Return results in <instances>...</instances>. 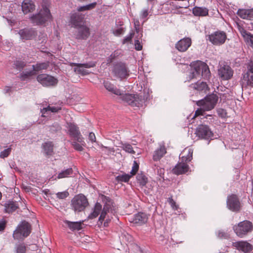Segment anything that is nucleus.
<instances>
[{
    "instance_id": "f257e3e1",
    "label": "nucleus",
    "mask_w": 253,
    "mask_h": 253,
    "mask_svg": "<svg viewBox=\"0 0 253 253\" xmlns=\"http://www.w3.org/2000/svg\"><path fill=\"white\" fill-rule=\"evenodd\" d=\"M29 19L33 25L44 26L47 22L52 20V16L49 8L42 5L37 12L31 14Z\"/></svg>"
},
{
    "instance_id": "f03ea898",
    "label": "nucleus",
    "mask_w": 253,
    "mask_h": 253,
    "mask_svg": "<svg viewBox=\"0 0 253 253\" xmlns=\"http://www.w3.org/2000/svg\"><path fill=\"white\" fill-rule=\"evenodd\" d=\"M185 151L181 153L180 156L181 162H179L172 169L173 173L176 175L184 174L189 170V168L187 163L190 162L193 158V150L189 149L186 155H183Z\"/></svg>"
},
{
    "instance_id": "7ed1b4c3",
    "label": "nucleus",
    "mask_w": 253,
    "mask_h": 253,
    "mask_svg": "<svg viewBox=\"0 0 253 253\" xmlns=\"http://www.w3.org/2000/svg\"><path fill=\"white\" fill-rule=\"evenodd\" d=\"M112 72L114 77L122 81L129 76L130 71L126 63L119 61L114 64Z\"/></svg>"
},
{
    "instance_id": "20e7f679",
    "label": "nucleus",
    "mask_w": 253,
    "mask_h": 253,
    "mask_svg": "<svg viewBox=\"0 0 253 253\" xmlns=\"http://www.w3.org/2000/svg\"><path fill=\"white\" fill-rule=\"evenodd\" d=\"M193 71L190 75L191 78H197V76H202L205 79H208L211 75V72L207 64L201 61H197L193 64Z\"/></svg>"
},
{
    "instance_id": "39448f33",
    "label": "nucleus",
    "mask_w": 253,
    "mask_h": 253,
    "mask_svg": "<svg viewBox=\"0 0 253 253\" xmlns=\"http://www.w3.org/2000/svg\"><path fill=\"white\" fill-rule=\"evenodd\" d=\"M233 229L237 236L244 238L252 232L253 224L251 221L245 220L234 225Z\"/></svg>"
},
{
    "instance_id": "423d86ee",
    "label": "nucleus",
    "mask_w": 253,
    "mask_h": 253,
    "mask_svg": "<svg viewBox=\"0 0 253 253\" xmlns=\"http://www.w3.org/2000/svg\"><path fill=\"white\" fill-rule=\"evenodd\" d=\"M31 232V225L25 220L22 221L14 231L13 237L15 240H19L28 237Z\"/></svg>"
},
{
    "instance_id": "0eeeda50",
    "label": "nucleus",
    "mask_w": 253,
    "mask_h": 253,
    "mask_svg": "<svg viewBox=\"0 0 253 253\" xmlns=\"http://www.w3.org/2000/svg\"><path fill=\"white\" fill-rule=\"evenodd\" d=\"M218 99V96L214 93L206 96L204 99L197 102V105L203 107L206 111H210L213 109L216 105Z\"/></svg>"
},
{
    "instance_id": "6e6552de",
    "label": "nucleus",
    "mask_w": 253,
    "mask_h": 253,
    "mask_svg": "<svg viewBox=\"0 0 253 253\" xmlns=\"http://www.w3.org/2000/svg\"><path fill=\"white\" fill-rule=\"evenodd\" d=\"M88 205L87 199L83 194L76 195L71 200V207L75 212L83 211Z\"/></svg>"
},
{
    "instance_id": "1a4fd4ad",
    "label": "nucleus",
    "mask_w": 253,
    "mask_h": 253,
    "mask_svg": "<svg viewBox=\"0 0 253 253\" xmlns=\"http://www.w3.org/2000/svg\"><path fill=\"white\" fill-rule=\"evenodd\" d=\"M196 134L201 139L212 140L214 134L210 127L205 125H200L196 128Z\"/></svg>"
},
{
    "instance_id": "9d476101",
    "label": "nucleus",
    "mask_w": 253,
    "mask_h": 253,
    "mask_svg": "<svg viewBox=\"0 0 253 253\" xmlns=\"http://www.w3.org/2000/svg\"><path fill=\"white\" fill-rule=\"evenodd\" d=\"M208 39L213 44L220 45L224 43L227 39V35L223 31H217L209 35Z\"/></svg>"
},
{
    "instance_id": "9b49d317",
    "label": "nucleus",
    "mask_w": 253,
    "mask_h": 253,
    "mask_svg": "<svg viewBox=\"0 0 253 253\" xmlns=\"http://www.w3.org/2000/svg\"><path fill=\"white\" fill-rule=\"evenodd\" d=\"M227 207L228 209L233 212H239L241 209V203L238 196L236 194H231L227 198Z\"/></svg>"
},
{
    "instance_id": "f8f14e48",
    "label": "nucleus",
    "mask_w": 253,
    "mask_h": 253,
    "mask_svg": "<svg viewBox=\"0 0 253 253\" xmlns=\"http://www.w3.org/2000/svg\"><path fill=\"white\" fill-rule=\"evenodd\" d=\"M70 65L72 66H76V67L74 68L75 72L82 76H84L88 75L89 72L87 70L84 69L83 68H90L94 67L96 65V63L92 61L83 64L71 63Z\"/></svg>"
},
{
    "instance_id": "ddd939ff",
    "label": "nucleus",
    "mask_w": 253,
    "mask_h": 253,
    "mask_svg": "<svg viewBox=\"0 0 253 253\" xmlns=\"http://www.w3.org/2000/svg\"><path fill=\"white\" fill-rule=\"evenodd\" d=\"M18 34L22 41L32 40L37 36V31L34 28H24L19 30Z\"/></svg>"
},
{
    "instance_id": "4468645a",
    "label": "nucleus",
    "mask_w": 253,
    "mask_h": 253,
    "mask_svg": "<svg viewBox=\"0 0 253 253\" xmlns=\"http://www.w3.org/2000/svg\"><path fill=\"white\" fill-rule=\"evenodd\" d=\"M37 80L43 86H54L57 84L58 80L54 77L46 74L37 76Z\"/></svg>"
},
{
    "instance_id": "2eb2a0df",
    "label": "nucleus",
    "mask_w": 253,
    "mask_h": 253,
    "mask_svg": "<svg viewBox=\"0 0 253 253\" xmlns=\"http://www.w3.org/2000/svg\"><path fill=\"white\" fill-rule=\"evenodd\" d=\"M77 30L75 33V38L77 40H86L89 37L90 29L86 25L84 24L76 28Z\"/></svg>"
},
{
    "instance_id": "dca6fc26",
    "label": "nucleus",
    "mask_w": 253,
    "mask_h": 253,
    "mask_svg": "<svg viewBox=\"0 0 253 253\" xmlns=\"http://www.w3.org/2000/svg\"><path fill=\"white\" fill-rule=\"evenodd\" d=\"M232 246L238 251L244 253H251L253 250V246L246 241L233 242Z\"/></svg>"
},
{
    "instance_id": "f3484780",
    "label": "nucleus",
    "mask_w": 253,
    "mask_h": 253,
    "mask_svg": "<svg viewBox=\"0 0 253 253\" xmlns=\"http://www.w3.org/2000/svg\"><path fill=\"white\" fill-rule=\"evenodd\" d=\"M84 15L83 14L75 12L72 13L70 15L69 23L72 27L77 28L78 27L84 25Z\"/></svg>"
},
{
    "instance_id": "a211bd4d",
    "label": "nucleus",
    "mask_w": 253,
    "mask_h": 253,
    "mask_svg": "<svg viewBox=\"0 0 253 253\" xmlns=\"http://www.w3.org/2000/svg\"><path fill=\"white\" fill-rule=\"evenodd\" d=\"M233 73L232 68L229 65L225 64L221 65L218 70V75L223 80L230 79L233 77Z\"/></svg>"
},
{
    "instance_id": "6ab92c4d",
    "label": "nucleus",
    "mask_w": 253,
    "mask_h": 253,
    "mask_svg": "<svg viewBox=\"0 0 253 253\" xmlns=\"http://www.w3.org/2000/svg\"><path fill=\"white\" fill-rule=\"evenodd\" d=\"M69 131L70 135L73 137L75 140L79 143H84L83 138L81 134L78 127L73 124H70L69 125Z\"/></svg>"
},
{
    "instance_id": "aec40b11",
    "label": "nucleus",
    "mask_w": 253,
    "mask_h": 253,
    "mask_svg": "<svg viewBox=\"0 0 253 253\" xmlns=\"http://www.w3.org/2000/svg\"><path fill=\"white\" fill-rule=\"evenodd\" d=\"M191 39L190 38H184L179 40L175 44V48L179 51H186L191 45Z\"/></svg>"
},
{
    "instance_id": "412c9836",
    "label": "nucleus",
    "mask_w": 253,
    "mask_h": 253,
    "mask_svg": "<svg viewBox=\"0 0 253 253\" xmlns=\"http://www.w3.org/2000/svg\"><path fill=\"white\" fill-rule=\"evenodd\" d=\"M240 84L242 88L253 86V74L243 73Z\"/></svg>"
},
{
    "instance_id": "4be33fe9",
    "label": "nucleus",
    "mask_w": 253,
    "mask_h": 253,
    "mask_svg": "<svg viewBox=\"0 0 253 253\" xmlns=\"http://www.w3.org/2000/svg\"><path fill=\"white\" fill-rule=\"evenodd\" d=\"M148 220L147 215L144 212H139L135 214L131 219L130 222L141 225L147 222Z\"/></svg>"
},
{
    "instance_id": "5701e85b",
    "label": "nucleus",
    "mask_w": 253,
    "mask_h": 253,
    "mask_svg": "<svg viewBox=\"0 0 253 253\" xmlns=\"http://www.w3.org/2000/svg\"><path fill=\"white\" fill-rule=\"evenodd\" d=\"M237 14L242 19L253 20V8L250 9L239 8Z\"/></svg>"
},
{
    "instance_id": "b1692460",
    "label": "nucleus",
    "mask_w": 253,
    "mask_h": 253,
    "mask_svg": "<svg viewBox=\"0 0 253 253\" xmlns=\"http://www.w3.org/2000/svg\"><path fill=\"white\" fill-rule=\"evenodd\" d=\"M21 6L22 11L25 14L32 12L36 9V5L31 0H24Z\"/></svg>"
},
{
    "instance_id": "393cba45",
    "label": "nucleus",
    "mask_w": 253,
    "mask_h": 253,
    "mask_svg": "<svg viewBox=\"0 0 253 253\" xmlns=\"http://www.w3.org/2000/svg\"><path fill=\"white\" fill-rule=\"evenodd\" d=\"M64 222L66 226L72 231H79L83 228L82 224L83 221L72 222L69 220H65Z\"/></svg>"
},
{
    "instance_id": "a878e982",
    "label": "nucleus",
    "mask_w": 253,
    "mask_h": 253,
    "mask_svg": "<svg viewBox=\"0 0 253 253\" xmlns=\"http://www.w3.org/2000/svg\"><path fill=\"white\" fill-rule=\"evenodd\" d=\"M112 208L111 204L109 203H106L104 205L103 209L99 217L98 222L102 224L106 218L107 213H109L111 211H112Z\"/></svg>"
},
{
    "instance_id": "bb28decb",
    "label": "nucleus",
    "mask_w": 253,
    "mask_h": 253,
    "mask_svg": "<svg viewBox=\"0 0 253 253\" xmlns=\"http://www.w3.org/2000/svg\"><path fill=\"white\" fill-rule=\"evenodd\" d=\"M192 12L195 16H205L208 15L209 10L206 7L196 6L193 8Z\"/></svg>"
},
{
    "instance_id": "cd10ccee",
    "label": "nucleus",
    "mask_w": 253,
    "mask_h": 253,
    "mask_svg": "<svg viewBox=\"0 0 253 253\" xmlns=\"http://www.w3.org/2000/svg\"><path fill=\"white\" fill-rule=\"evenodd\" d=\"M166 149L164 146L160 147L155 151L153 155V160L155 161H159L166 153Z\"/></svg>"
},
{
    "instance_id": "c85d7f7f",
    "label": "nucleus",
    "mask_w": 253,
    "mask_h": 253,
    "mask_svg": "<svg viewBox=\"0 0 253 253\" xmlns=\"http://www.w3.org/2000/svg\"><path fill=\"white\" fill-rule=\"evenodd\" d=\"M4 210L6 212L10 213L14 211L18 208L16 202L9 201L4 205Z\"/></svg>"
},
{
    "instance_id": "c756f323",
    "label": "nucleus",
    "mask_w": 253,
    "mask_h": 253,
    "mask_svg": "<svg viewBox=\"0 0 253 253\" xmlns=\"http://www.w3.org/2000/svg\"><path fill=\"white\" fill-rule=\"evenodd\" d=\"M190 87L199 91H206L208 88V85L204 82L198 81L195 84H190Z\"/></svg>"
},
{
    "instance_id": "7c9ffc66",
    "label": "nucleus",
    "mask_w": 253,
    "mask_h": 253,
    "mask_svg": "<svg viewBox=\"0 0 253 253\" xmlns=\"http://www.w3.org/2000/svg\"><path fill=\"white\" fill-rule=\"evenodd\" d=\"M104 85L105 88L109 91L116 94L121 95V91L120 89L117 88L113 84L108 81L104 82Z\"/></svg>"
},
{
    "instance_id": "2f4dec72",
    "label": "nucleus",
    "mask_w": 253,
    "mask_h": 253,
    "mask_svg": "<svg viewBox=\"0 0 253 253\" xmlns=\"http://www.w3.org/2000/svg\"><path fill=\"white\" fill-rule=\"evenodd\" d=\"M49 66V62L48 61L41 62V63H37L35 65H32V68L36 72V74L37 73L42 70H46L48 68Z\"/></svg>"
},
{
    "instance_id": "473e14b6",
    "label": "nucleus",
    "mask_w": 253,
    "mask_h": 253,
    "mask_svg": "<svg viewBox=\"0 0 253 253\" xmlns=\"http://www.w3.org/2000/svg\"><path fill=\"white\" fill-rule=\"evenodd\" d=\"M42 148L46 156H51L53 154V144L52 142L48 141L42 144Z\"/></svg>"
},
{
    "instance_id": "72a5a7b5",
    "label": "nucleus",
    "mask_w": 253,
    "mask_h": 253,
    "mask_svg": "<svg viewBox=\"0 0 253 253\" xmlns=\"http://www.w3.org/2000/svg\"><path fill=\"white\" fill-rule=\"evenodd\" d=\"M61 110V107H59V106L50 107V106H48L47 107L43 108L41 110V113L42 114V117H46V116L45 115V114L47 113V112H48V111H50L52 113H56Z\"/></svg>"
},
{
    "instance_id": "f704fd0d",
    "label": "nucleus",
    "mask_w": 253,
    "mask_h": 253,
    "mask_svg": "<svg viewBox=\"0 0 253 253\" xmlns=\"http://www.w3.org/2000/svg\"><path fill=\"white\" fill-rule=\"evenodd\" d=\"M102 210V206L100 204L97 203L94 207L93 211L89 215V219H93L96 217L100 213Z\"/></svg>"
},
{
    "instance_id": "c9c22d12",
    "label": "nucleus",
    "mask_w": 253,
    "mask_h": 253,
    "mask_svg": "<svg viewBox=\"0 0 253 253\" xmlns=\"http://www.w3.org/2000/svg\"><path fill=\"white\" fill-rule=\"evenodd\" d=\"M73 170L72 168H68L65 170L61 171L59 172L56 177L54 179H61L63 178L68 177L69 175L73 174Z\"/></svg>"
},
{
    "instance_id": "e433bc0d",
    "label": "nucleus",
    "mask_w": 253,
    "mask_h": 253,
    "mask_svg": "<svg viewBox=\"0 0 253 253\" xmlns=\"http://www.w3.org/2000/svg\"><path fill=\"white\" fill-rule=\"evenodd\" d=\"M135 95L134 94L127 93L123 95L122 98L123 101L132 106L135 100Z\"/></svg>"
},
{
    "instance_id": "4c0bfd02",
    "label": "nucleus",
    "mask_w": 253,
    "mask_h": 253,
    "mask_svg": "<svg viewBox=\"0 0 253 253\" xmlns=\"http://www.w3.org/2000/svg\"><path fill=\"white\" fill-rule=\"evenodd\" d=\"M36 72L33 69L29 71H23L20 75V79L21 81H25L30 77L36 75Z\"/></svg>"
},
{
    "instance_id": "58836bf2",
    "label": "nucleus",
    "mask_w": 253,
    "mask_h": 253,
    "mask_svg": "<svg viewBox=\"0 0 253 253\" xmlns=\"http://www.w3.org/2000/svg\"><path fill=\"white\" fill-rule=\"evenodd\" d=\"M123 150L126 152L134 154L135 151H134L131 145L128 143H121V145L120 146Z\"/></svg>"
},
{
    "instance_id": "ea45409f",
    "label": "nucleus",
    "mask_w": 253,
    "mask_h": 253,
    "mask_svg": "<svg viewBox=\"0 0 253 253\" xmlns=\"http://www.w3.org/2000/svg\"><path fill=\"white\" fill-rule=\"evenodd\" d=\"M144 102V98L141 95H135L132 106L142 107Z\"/></svg>"
},
{
    "instance_id": "a19ab883",
    "label": "nucleus",
    "mask_w": 253,
    "mask_h": 253,
    "mask_svg": "<svg viewBox=\"0 0 253 253\" xmlns=\"http://www.w3.org/2000/svg\"><path fill=\"white\" fill-rule=\"evenodd\" d=\"M136 179L142 186H145L148 181L147 177L143 173H138L136 176Z\"/></svg>"
},
{
    "instance_id": "79ce46f5",
    "label": "nucleus",
    "mask_w": 253,
    "mask_h": 253,
    "mask_svg": "<svg viewBox=\"0 0 253 253\" xmlns=\"http://www.w3.org/2000/svg\"><path fill=\"white\" fill-rule=\"evenodd\" d=\"M130 177L131 176L128 174H124L116 176L115 180L118 182H127L129 180Z\"/></svg>"
},
{
    "instance_id": "37998d69",
    "label": "nucleus",
    "mask_w": 253,
    "mask_h": 253,
    "mask_svg": "<svg viewBox=\"0 0 253 253\" xmlns=\"http://www.w3.org/2000/svg\"><path fill=\"white\" fill-rule=\"evenodd\" d=\"M13 65L15 69L21 71L26 67V63L23 60H18L14 61Z\"/></svg>"
},
{
    "instance_id": "c03bdc74",
    "label": "nucleus",
    "mask_w": 253,
    "mask_h": 253,
    "mask_svg": "<svg viewBox=\"0 0 253 253\" xmlns=\"http://www.w3.org/2000/svg\"><path fill=\"white\" fill-rule=\"evenodd\" d=\"M245 69L243 73L253 74V60H251L245 64Z\"/></svg>"
},
{
    "instance_id": "a18cd8bd",
    "label": "nucleus",
    "mask_w": 253,
    "mask_h": 253,
    "mask_svg": "<svg viewBox=\"0 0 253 253\" xmlns=\"http://www.w3.org/2000/svg\"><path fill=\"white\" fill-rule=\"evenodd\" d=\"M152 10L150 9V11H149V9L148 8H144V9H143L142 10V11H141L140 13V18L141 19H143V22H145L147 20V16L149 14V13L151 12Z\"/></svg>"
},
{
    "instance_id": "49530a36",
    "label": "nucleus",
    "mask_w": 253,
    "mask_h": 253,
    "mask_svg": "<svg viewBox=\"0 0 253 253\" xmlns=\"http://www.w3.org/2000/svg\"><path fill=\"white\" fill-rule=\"evenodd\" d=\"M26 247L24 243L18 244L16 247L15 253H25Z\"/></svg>"
},
{
    "instance_id": "de8ad7c7",
    "label": "nucleus",
    "mask_w": 253,
    "mask_h": 253,
    "mask_svg": "<svg viewBox=\"0 0 253 253\" xmlns=\"http://www.w3.org/2000/svg\"><path fill=\"white\" fill-rule=\"evenodd\" d=\"M237 28H238V30L240 32L241 35L244 38V39L248 36L249 33H250L249 32L247 31L242 26L240 25L238 23H236Z\"/></svg>"
},
{
    "instance_id": "09e8293b",
    "label": "nucleus",
    "mask_w": 253,
    "mask_h": 253,
    "mask_svg": "<svg viewBox=\"0 0 253 253\" xmlns=\"http://www.w3.org/2000/svg\"><path fill=\"white\" fill-rule=\"evenodd\" d=\"M217 237L220 239H228L230 238L229 234L222 230H219L216 233Z\"/></svg>"
},
{
    "instance_id": "8fccbe9b",
    "label": "nucleus",
    "mask_w": 253,
    "mask_h": 253,
    "mask_svg": "<svg viewBox=\"0 0 253 253\" xmlns=\"http://www.w3.org/2000/svg\"><path fill=\"white\" fill-rule=\"evenodd\" d=\"M246 42L253 48V35L250 33L244 39Z\"/></svg>"
},
{
    "instance_id": "3c124183",
    "label": "nucleus",
    "mask_w": 253,
    "mask_h": 253,
    "mask_svg": "<svg viewBox=\"0 0 253 253\" xmlns=\"http://www.w3.org/2000/svg\"><path fill=\"white\" fill-rule=\"evenodd\" d=\"M80 143V144L78 143L76 141H73L72 142V144L75 150L79 151H82L84 150V148H83L82 145H84L85 143L83 142L82 143L83 144H82L81 143Z\"/></svg>"
},
{
    "instance_id": "603ef678",
    "label": "nucleus",
    "mask_w": 253,
    "mask_h": 253,
    "mask_svg": "<svg viewBox=\"0 0 253 253\" xmlns=\"http://www.w3.org/2000/svg\"><path fill=\"white\" fill-rule=\"evenodd\" d=\"M11 151V147H9L7 149H4L3 151H1L0 153V158H5L7 157Z\"/></svg>"
},
{
    "instance_id": "864d4df0",
    "label": "nucleus",
    "mask_w": 253,
    "mask_h": 253,
    "mask_svg": "<svg viewBox=\"0 0 253 253\" xmlns=\"http://www.w3.org/2000/svg\"><path fill=\"white\" fill-rule=\"evenodd\" d=\"M125 31V28L120 27H118L116 30H114L113 32V33L115 36H118L121 35L124 33Z\"/></svg>"
},
{
    "instance_id": "5fc2aeb1",
    "label": "nucleus",
    "mask_w": 253,
    "mask_h": 253,
    "mask_svg": "<svg viewBox=\"0 0 253 253\" xmlns=\"http://www.w3.org/2000/svg\"><path fill=\"white\" fill-rule=\"evenodd\" d=\"M69 195V192L67 191L58 192L56 194L57 197L59 199H64Z\"/></svg>"
},
{
    "instance_id": "6e6d98bb",
    "label": "nucleus",
    "mask_w": 253,
    "mask_h": 253,
    "mask_svg": "<svg viewBox=\"0 0 253 253\" xmlns=\"http://www.w3.org/2000/svg\"><path fill=\"white\" fill-rule=\"evenodd\" d=\"M139 165L136 161H134L130 173L132 175H135L138 170Z\"/></svg>"
},
{
    "instance_id": "4d7b16f0",
    "label": "nucleus",
    "mask_w": 253,
    "mask_h": 253,
    "mask_svg": "<svg viewBox=\"0 0 253 253\" xmlns=\"http://www.w3.org/2000/svg\"><path fill=\"white\" fill-rule=\"evenodd\" d=\"M218 115L222 118H224L227 116L226 111L222 108H219L217 110Z\"/></svg>"
},
{
    "instance_id": "13d9d810",
    "label": "nucleus",
    "mask_w": 253,
    "mask_h": 253,
    "mask_svg": "<svg viewBox=\"0 0 253 253\" xmlns=\"http://www.w3.org/2000/svg\"><path fill=\"white\" fill-rule=\"evenodd\" d=\"M134 36V33L133 32L130 33L129 35L126 36L123 41V44H125L127 42H130L131 40Z\"/></svg>"
},
{
    "instance_id": "bf43d9fd",
    "label": "nucleus",
    "mask_w": 253,
    "mask_h": 253,
    "mask_svg": "<svg viewBox=\"0 0 253 253\" xmlns=\"http://www.w3.org/2000/svg\"><path fill=\"white\" fill-rule=\"evenodd\" d=\"M121 53L120 51L119 50H117L112 52L110 56L112 59H113V60H114L117 58H118L121 55Z\"/></svg>"
},
{
    "instance_id": "052dcab7",
    "label": "nucleus",
    "mask_w": 253,
    "mask_h": 253,
    "mask_svg": "<svg viewBox=\"0 0 253 253\" xmlns=\"http://www.w3.org/2000/svg\"><path fill=\"white\" fill-rule=\"evenodd\" d=\"M97 4L96 2H92L91 3L87 4L85 5V11L86 10H90L93 8H94Z\"/></svg>"
},
{
    "instance_id": "680f3d73",
    "label": "nucleus",
    "mask_w": 253,
    "mask_h": 253,
    "mask_svg": "<svg viewBox=\"0 0 253 253\" xmlns=\"http://www.w3.org/2000/svg\"><path fill=\"white\" fill-rule=\"evenodd\" d=\"M135 48L137 50H140L142 48V46L140 44L139 41L138 40H135Z\"/></svg>"
},
{
    "instance_id": "e2e57ef3",
    "label": "nucleus",
    "mask_w": 253,
    "mask_h": 253,
    "mask_svg": "<svg viewBox=\"0 0 253 253\" xmlns=\"http://www.w3.org/2000/svg\"><path fill=\"white\" fill-rule=\"evenodd\" d=\"M206 111L203 109V107H201L200 109H197L195 113V116H198L199 115H203L204 112Z\"/></svg>"
},
{
    "instance_id": "0e129e2a",
    "label": "nucleus",
    "mask_w": 253,
    "mask_h": 253,
    "mask_svg": "<svg viewBox=\"0 0 253 253\" xmlns=\"http://www.w3.org/2000/svg\"><path fill=\"white\" fill-rule=\"evenodd\" d=\"M88 139L91 142L96 141V137L94 133L90 132L88 135Z\"/></svg>"
},
{
    "instance_id": "69168bd1",
    "label": "nucleus",
    "mask_w": 253,
    "mask_h": 253,
    "mask_svg": "<svg viewBox=\"0 0 253 253\" xmlns=\"http://www.w3.org/2000/svg\"><path fill=\"white\" fill-rule=\"evenodd\" d=\"M169 203H170V204L171 205V207H172V208L173 210H177L178 206L176 205V203L172 199H171L170 200Z\"/></svg>"
},
{
    "instance_id": "338daca9",
    "label": "nucleus",
    "mask_w": 253,
    "mask_h": 253,
    "mask_svg": "<svg viewBox=\"0 0 253 253\" xmlns=\"http://www.w3.org/2000/svg\"><path fill=\"white\" fill-rule=\"evenodd\" d=\"M157 172H158V174L159 175V176L160 177H162L164 174V169H161V168L158 169Z\"/></svg>"
},
{
    "instance_id": "774afa93",
    "label": "nucleus",
    "mask_w": 253,
    "mask_h": 253,
    "mask_svg": "<svg viewBox=\"0 0 253 253\" xmlns=\"http://www.w3.org/2000/svg\"><path fill=\"white\" fill-rule=\"evenodd\" d=\"M139 22L138 20L134 21V27H135V31L137 33H138L139 31Z\"/></svg>"
}]
</instances>
